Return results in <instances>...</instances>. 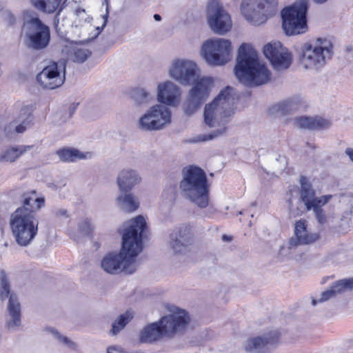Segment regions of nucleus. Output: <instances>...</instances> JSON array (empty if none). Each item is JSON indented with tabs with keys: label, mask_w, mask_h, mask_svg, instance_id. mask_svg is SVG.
<instances>
[{
	"label": "nucleus",
	"mask_w": 353,
	"mask_h": 353,
	"mask_svg": "<svg viewBox=\"0 0 353 353\" xmlns=\"http://www.w3.org/2000/svg\"><path fill=\"white\" fill-rule=\"evenodd\" d=\"M107 353H125L121 347L110 346L107 349Z\"/></svg>",
	"instance_id": "09e8293b"
},
{
	"label": "nucleus",
	"mask_w": 353,
	"mask_h": 353,
	"mask_svg": "<svg viewBox=\"0 0 353 353\" xmlns=\"http://www.w3.org/2000/svg\"><path fill=\"white\" fill-rule=\"evenodd\" d=\"M303 103V100L301 97L294 96L273 105L270 111L273 114L284 116L299 110Z\"/></svg>",
	"instance_id": "bb28decb"
},
{
	"label": "nucleus",
	"mask_w": 353,
	"mask_h": 353,
	"mask_svg": "<svg viewBox=\"0 0 353 353\" xmlns=\"http://www.w3.org/2000/svg\"><path fill=\"white\" fill-rule=\"evenodd\" d=\"M222 239L225 241H231L232 237L227 235H223Z\"/></svg>",
	"instance_id": "5fc2aeb1"
},
{
	"label": "nucleus",
	"mask_w": 353,
	"mask_h": 353,
	"mask_svg": "<svg viewBox=\"0 0 353 353\" xmlns=\"http://www.w3.org/2000/svg\"><path fill=\"white\" fill-rule=\"evenodd\" d=\"M79 232L85 236H92L95 230V225L89 219H84L78 224Z\"/></svg>",
	"instance_id": "e433bc0d"
},
{
	"label": "nucleus",
	"mask_w": 353,
	"mask_h": 353,
	"mask_svg": "<svg viewBox=\"0 0 353 353\" xmlns=\"http://www.w3.org/2000/svg\"><path fill=\"white\" fill-rule=\"evenodd\" d=\"M237 100L235 90L230 86L223 89L219 95L204 108V121L210 128H216L212 134L201 141L211 140L223 134L226 125L234 113V105Z\"/></svg>",
	"instance_id": "f03ea898"
},
{
	"label": "nucleus",
	"mask_w": 353,
	"mask_h": 353,
	"mask_svg": "<svg viewBox=\"0 0 353 353\" xmlns=\"http://www.w3.org/2000/svg\"><path fill=\"white\" fill-rule=\"evenodd\" d=\"M132 316L129 312L121 314L112 323L111 334L112 335L117 334L125 325L132 319Z\"/></svg>",
	"instance_id": "f704fd0d"
},
{
	"label": "nucleus",
	"mask_w": 353,
	"mask_h": 353,
	"mask_svg": "<svg viewBox=\"0 0 353 353\" xmlns=\"http://www.w3.org/2000/svg\"><path fill=\"white\" fill-rule=\"evenodd\" d=\"M32 202L36 203V205H37L36 208L37 210H39L44 205L45 199L43 197L33 198V197L29 196L24 199V201H23L24 205L23 206H26L27 208H28L29 206L33 207L34 205H33Z\"/></svg>",
	"instance_id": "ea45409f"
},
{
	"label": "nucleus",
	"mask_w": 353,
	"mask_h": 353,
	"mask_svg": "<svg viewBox=\"0 0 353 353\" xmlns=\"http://www.w3.org/2000/svg\"><path fill=\"white\" fill-rule=\"evenodd\" d=\"M299 183L301 185L299 190L300 198L308 211L311 210L316 205H325L332 198L330 194L316 197L315 191L312 189L311 183L305 176H302L300 177Z\"/></svg>",
	"instance_id": "4be33fe9"
},
{
	"label": "nucleus",
	"mask_w": 353,
	"mask_h": 353,
	"mask_svg": "<svg viewBox=\"0 0 353 353\" xmlns=\"http://www.w3.org/2000/svg\"><path fill=\"white\" fill-rule=\"evenodd\" d=\"M205 16L208 25L214 33L224 35L231 30L232 27L231 17L219 1H208Z\"/></svg>",
	"instance_id": "9b49d317"
},
{
	"label": "nucleus",
	"mask_w": 353,
	"mask_h": 353,
	"mask_svg": "<svg viewBox=\"0 0 353 353\" xmlns=\"http://www.w3.org/2000/svg\"><path fill=\"white\" fill-rule=\"evenodd\" d=\"M280 333L272 330L261 335L250 337L243 343V349L248 353H268L274 350L279 342Z\"/></svg>",
	"instance_id": "dca6fc26"
},
{
	"label": "nucleus",
	"mask_w": 353,
	"mask_h": 353,
	"mask_svg": "<svg viewBox=\"0 0 353 353\" xmlns=\"http://www.w3.org/2000/svg\"><path fill=\"white\" fill-rule=\"evenodd\" d=\"M45 332L52 336V337L57 340L61 345L67 347L68 348L75 350L77 348V344L72 341L70 339L65 335L61 334L57 330L53 327H47L45 329Z\"/></svg>",
	"instance_id": "473e14b6"
},
{
	"label": "nucleus",
	"mask_w": 353,
	"mask_h": 353,
	"mask_svg": "<svg viewBox=\"0 0 353 353\" xmlns=\"http://www.w3.org/2000/svg\"><path fill=\"white\" fill-rule=\"evenodd\" d=\"M200 55L208 65L223 66L232 58V42L225 38L208 39L202 43Z\"/></svg>",
	"instance_id": "0eeeda50"
},
{
	"label": "nucleus",
	"mask_w": 353,
	"mask_h": 353,
	"mask_svg": "<svg viewBox=\"0 0 353 353\" xmlns=\"http://www.w3.org/2000/svg\"><path fill=\"white\" fill-rule=\"evenodd\" d=\"M334 45L325 37H316L303 43L299 51V62L305 70L321 72L332 60Z\"/></svg>",
	"instance_id": "20e7f679"
},
{
	"label": "nucleus",
	"mask_w": 353,
	"mask_h": 353,
	"mask_svg": "<svg viewBox=\"0 0 353 353\" xmlns=\"http://www.w3.org/2000/svg\"><path fill=\"white\" fill-rule=\"evenodd\" d=\"M23 26L26 44L28 47L34 50H41L48 45L50 39V28L38 17L28 19L25 16Z\"/></svg>",
	"instance_id": "f8f14e48"
},
{
	"label": "nucleus",
	"mask_w": 353,
	"mask_h": 353,
	"mask_svg": "<svg viewBox=\"0 0 353 353\" xmlns=\"http://www.w3.org/2000/svg\"><path fill=\"white\" fill-rule=\"evenodd\" d=\"M159 321L166 337H172L186 328L190 318L185 310L172 305L166 306V314Z\"/></svg>",
	"instance_id": "ddd939ff"
},
{
	"label": "nucleus",
	"mask_w": 353,
	"mask_h": 353,
	"mask_svg": "<svg viewBox=\"0 0 353 353\" xmlns=\"http://www.w3.org/2000/svg\"><path fill=\"white\" fill-rule=\"evenodd\" d=\"M334 297L332 294L331 289H328L321 294V297L319 299H313L312 301V305H316L318 303H323L328 301L331 298Z\"/></svg>",
	"instance_id": "a19ab883"
},
{
	"label": "nucleus",
	"mask_w": 353,
	"mask_h": 353,
	"mask_svg": "<svg viewBox=\"0 0 353 353\" xmlns=\"http://www.w3.org/2000/svg\"><path fill=\"white\" fill-rule=\"evenodd\" d=\"M199 71L196 62L185 58L172 59L168 69L169 77L183 85L199 80Z\"/></svg>",
	"instance_id": "4468645a"
},
{
	"label": "nucleus",
	"mask_w": 353,
	"mask_h": 353,
	"mask_svg": "<svg viewBox=\"0 0 353 353\" xmlns=\"http://www.w3.org/2000/svg\"><path fill=\"white\" fill-rule=\"evenodd\" d=\"M263 53L277 70L288 68L292 61V53L279 41L266 44L263 48Z\"/></svg>",
	"instance_id": "a211bd4d"
},
{
	"label": "nucleus",
	"mask_w": 353,
	"mask_h": 353,
	"mask_svg": "<svg viewBox=\"0 0 353 353\" xmlns=\"http://www.w3.org/2000/svg\"><path fill=\"white\" fill-rule=\"evenodd\" d=\"M39 152V147L35 145H14L11 146L7 151L6 154H23L25 153H37Z\"/></svg>",
	"instance_id": "c9c22d12"
},
{
	"label": "nucleus",
	"mask_w": 353,
	"mask_h": 353,
	"mask_svg": "<svg viewBox=\"0 0 353 353\" xmlns=\"http://www.w3.org/2000/svg\"><path fill=\"white\" fill-rule=\"evenodd\" d=\"M180 88L174 82L166 80L157 85V99L159 104L176 106L181 100Z\"/></svg>",
	"instance_id": "6ab92c4d"
},
{
	"label": "nucleus",
	"mask_w": 353,
	"mask_h": 353,
	"mask_svg": "<svg viewBox=\"0 0 353 353\" xmlns=\"http://www.w3.org/2000/svg\"><path fill=\"white\" fill-rule=\"evenodd\" d=\"M183 196L200 208L209 204L210 186L205 172L195 165L183 170V179L180 182Z\"/></svg>",
	"instance_id": "39448f33"
},
{
	"label": "nucleus",
	"mask_w": 353,
	"mask_h": 353,
	"mask_svg": "<svg viewBox=\"0 0 353 353\" xmlns=\"http://www.w3.org/2000/svg\"><path fill=\"white\" fill-rule=\"evenodd\" d=\"M146 226L143 216L127 221L122 230L121 248L119 253L110 252L101 261V268L108 274L134 273L139 265L137 256L143 249L142 232Z\"/></svg>",
	"instance_id": "f257e3e1"
},
{
	"label": "nucleus",
	"mask_w": 353,
	"mask_h": 353,
	"mask_svg": "<svg viewBox=\"0 0 353 353\" xmlns=\"http://www.w3.org/2000/svg\"><path fill=\"white\" fill-rule=\"evenodd\" d=\"M345 153L347 155L353 154V148H347L345 149Z\"/></svg>",
	"instance_id": "864d4df0"
},
{
	"label": "nucleus",
	"mask_w": 353,
	"mask_h": 353,
	"mask_svg": "<svg viewBox=\"0 0 353 353\" xmlns=\"http://www.w3.org/2000/svg\"><path fill=\"white\" fill-rule=\"evenodd\" d=\"M294 127L303 130H326L331 126L328 119L320 117H296L293 119Z\"/></svg>",
	"instance_id": "b1692460"
},
{
	"label": "nucleus",
	"mask_w": 353,
	"mask_h": 353,
	"mask_svg": "<svg viewBox=\"0 0 353 353\" xmlns=\"http://www.w3.org/2000/svg\"><path fill=\"white\" fill-rule=\"evenodd\" d=\"M56 154H83L79 150L72 146H63L57 150Z\"/></svg>",
	"instance_id": "79ce46f5"
},
{
	"label": "nucleus",
	"mask_w": 353,
	"mask_h": 353,
	"mask_svg": "<svg viewBox=\"0 0 353 353\" xmlns=\"http://www.w3.org/2000/svg\"><path fill=\"white\" fill-rule=\"evenodd\" d=\"M18 156H0V163L14 162Z\"/></svg>",
	"instance_id": "de8ad7c7"
},
{
	"label": "nucleus",
	"mask_w": 353,
	"mask_h": 353,
	"mask_svg": "<svg viewBox=\"0 0 353 353\" xmlns=\"http://www.w3.org/2000/svg\"><path fill=\"white\" fill-rule=\"evenodd\" d=\"M141 178L139 174L132 169L122 170L117 176V184L121 192H128L139 184Z\"/></svg>",
	"instance_id": "a878e982"
},
{
	"label": "nucleus",
	"mask_w": 353,
	"mask_h": 353,
	"mask_svg": "<svg viewBox=\"0 0 353 353\" xmlns=\"http://www.w3.org/2000/svg\"><path fill=\"white\" fill-rule=\"evenodd\" d=\"M166 337L159 321L150 323L143 328L140 333V341L152 343Z\"/></svg>",
	"instance_id": "cd10ccee"
},
{
	"label": "nucleus",
	"mask_w": 353,
	"mask_h": 353,
	"mask_svg": "<svg viewBox=\"0 0 353 353\" xmlns=\"http://www.w3.org/2000/svg\"><path fill=\"white\" fill-rule=\"evenodd\" d=\"M66 214H67V211L64 209H57L54 210V214L57 216H65Z\"/></svg>",
	"instance_id": "3c124183"
},
{
	"label": "nucleus",
	"mask_w": 353,
	"mask_h": 353,
	"mask_svg": "<svg viewBox=\"0 0 353 353\" xmlns=\"http://www.w3.org/2000/svg\"><path fill=\"white\" fill-rule=\"evenodd\" d=\"M350 160L353 162V156H350Z\"/></svg>",
	"instance_id": "13d9d810"
},
{
	"label": "nucleus",
	"mask_w": 353,
	"mask_h": 353,
	"mask_svg": "<svg viewBox=\"0 0 353 353\" xmlns=\"http://www.w3.org/2000/svg\"><path fill=\"white\" fill-rule=\"evenodd\" d=\"M235 74L240 82L248 86L265 84L270 81L272 75L250 43H243L239 47Z\"/></svg>",
	"instance_id": "7ed1b4c3"
},
{
	"label": "nucleus",
	"mask_w": 353,
	"mask_h": 353,
	"mask_svg": "<svg viewBox=\"0 0 353 353\" xmlns=\"http://www.w3.org/2000/svg\"><path fill=\"white\" fill-rule=\"evenodd\" d=\"M8 312L5 327L9 332L18 330L21 325V305L19 301L11 298L10 303H7Z\"/></svg>",
	"instance_id": "393cba45"
},
{
	"label": "nucleus",
	"mask_w": 353,
	"mask_h": 353,
	"mask_svg": "<svg viewBox=\"0 0 353 353\" xmlns=\"http://www.w3.org/2000/svg\"><path fill=\"white\" fill-rule=\"evenodd\" d=\"M85 156H59L63 162H75L77 159H83Z\"/></svg>",
	"instance_id": "a18cd8bd"
},
{
	"label": "nucleus",
	"mask_w": 353,
	"mask_h": 353,
	"mask_svg": "<svg viewBox=\"0 0 353 353\" xmlns=\"http://www.w3.org/2000/svg\"><path fill=\"white\" fill-rule=\"evenodd\" d=\"M68 59L74 62L83 63L90 55V52L85 49L79 48L77 46H72L68 50Z\"/></svg>",
	"instance_id": "2f4dec72"
},
{
	"label": "nucleus",
	"mask_w": 353,
	"mask_h": 353,
	"mask_svg": "<svg viewBox=\"0 0 353 353\" xmlns=\"http://www.w3.org/2000/svg\"><path fill=\"white\" fill-rule=\"evenodd\" d=\"M192 243L190 230L185 225L176 228L170 234L169 247L174 254H183Z\"/></svg>",
	"instance_id": "412c9836"
},
{
	"label": "nucleus",
	"mask_w": 353,
	"mask_h": 353,
	"mask_svg": "<svg viewBox=\"0 0 353 353\" xmlns=\"http://www.w3.org/2000/svg\"><path fill=\"white\" fill-rule=\"evenodd\" d=\"M307 0H299L281 11L282 26L287 35H299L307 32Z\"/></svg>",
	"instance_id": "1a4fd4ad"
},
{
	"label": "nucleus",
	"mask_w": 353,
	"mask_h": 353,
	"mask_svg": "<svg viewBox=\"0 0 353 353\" xmlns=\"http://www.w3.org/2000/svg\"><path fill=\"white\" fill-rule=\"evenodd\" d=\"M320 239L317 232H312L308 228L307 222L300 219L294 224V238H291L288 242V248L292 249L299 245H311Z\"/></svg>",
	"instance_id": "aec40b11"
},
{
	"label": "nucleus",
	"mask_w": 353,
	"mask_h": 353,
	"mask_svg": "<svg viewBox=\"0 0 353 353\" xmlns=\"http://www.w3.org/2000/svg\"><path fill=\"white\" fill-rule=\"evenodd\" d=\"M171 123V110L164 105L155 104L139 117L137 125L141 131L153 132L161 130Z\"/></svg>",
	"instance_id": "9d476101"
},
{
	"label": "nucleus",
	"mask_w": 353,
	"mask_h": 353,
	"mask_svg": "<svg viewBox=\"0 0 353 353\" xmlns=\"http://www.w3.org/2000/svg\"><path fill=\"white\" fill-rule=\"evenodd\" d=\"M117 202L119 207L128 212L136 210L139 206L137 197L132 193H128V192H121L117 197Z\"/></svg>",
	"instance_id": "c756f323"
},
{
	"label": "nucleus",
	"mask_w": 353,
	"mask_h": 353,
	"mask_svg": "<svg viewBox=\"0 0 353 353\" xmlns=\"http://www.w3.org/2000/svg\"><path fill=\"white\" fill-rule=\"evenodd\" d=\"M281 161H282L283 163H285V162H286V160H285V156H283V158H282Z\"/></svg>",
	"instance_id": "4d7b16f0"
},
{
	"label": "nucleus",
	"mask_w": 353,
	"mask_h": 353,
	"mask_svg": "<svg viewBox=\"0 0 353 353\" xmlns=\"http://www.w3.org/2000/svg\"><path fill=\"white\" fill-rule=\"evenodd\" d=\"M21 123L15 125V131L17 133H22L26 130V129L30 125L31 120L22 119Z\"/></svg>",
	"instance_id": "c03bdc74"
},
{
	"label": "nucleus",
	"mask_w": 353,
	"mask_h": 353,
	"mask_svg": "<svg viewBox=\"0 0 353 353\" xmlns=\"http://www.w3.org/2000/svg\"><path fill=\"white\" fill-rule=\"evenodd\" d=\"M11 298L19 301L15 293L10 290V285L6 272L1 270L0 271V299L1 301L8 300V303H10Z\"/></svg>",
	"instance_id": "7c9ffc66"
},
{
	"label": "nucleus",
	"mask_w": 353,
	"mask_h": 353,
	"mask_svg": "<svg viewBox=\"0 0 353 353\" xmlns=\"http://www.w3.org/2000/svg\"><path fill=\"white\" fill-rule=\"evenodd\" d=\"M334 296L353 289V279H341L330 287Z\"/></svg>",
	"instance_id": "72a5a7b5"
},
{
	"label": "nucleus",
	"mask_w": 353,
	"mask_h": 353,
	"mask_svg": "<svg viewBox=\"0 0 353 353\" xmlns=\"http://www.w3.org/2000/svg\"><path fill=\"white\" fill-rule=\"evenodd\" d=\"M323 205H316L312 208L315 214V218L320 225H324L330 222V220L325 216L323 210L321 208Z\"/></svg>",
	"instance_id": "58836bf2"
},
{
	"label": "nucleus",
	"mask_w": 353,
	"mask_h": 353,
	"mask_svg": "<svg viewBox=\"0 0 353 353\" xmlns=\"http://www.w3.org/2000/svg\"><path fill=\"white\" fill-rule=\"evenodd\" d=\"M32 112V107L31 105H23L20 110L17 121L22 119L30 120Z\"/></svg>",
	"instance_id": "37998d69"
},
{
	"label": "nucleus",
	"mask_w": 353,
	"mask_h": 353,
	"mask_svg": "<svg viewBox=\"0 0 353 353\" xmlns=\"http://www.w3.org/2000/svg\"><path fill=\"white\" fill-rule=\"evenodd\" d=\"M101 21H102V25L101 27L99 26H97L96 28V30H97V33L96 34L94 35V37H97L98 36L101 32L102 31V30L103 29V28L105 26L106 23H107V21H108V14H105V15H102L101 16Z\"/></svg>",
	"instance_id": "49530a36"
},
{
	"label": "nucleus",
	"mask_w": 353,
	"mask_h": 353,
	"mask_svg": "<svg viewBox=\"0 0 353 353\" xmlns=\"http://www.w3.org/2000/svg\"><path fill=\"white\" fill-rule=\"evenodd\" d=\"M154 19L156 20V21H160L161 20V16L159 14H155L154 15Z\"/></svg>",
	"instance_id": "6e6d98bb"
},
{
	"label": "nucleus",
	"mask_w": 353,
	"mask_h": 353,
	"mask_svg": "<svg viewBox=\"0 0 353 353\" xmlns=\"http://www.w3.org/2000/svg\"><path fill=\"white\" fill-rule=\"evenodd\" d=\"M241 13L254 26L265 23L278 12V0H242Z\"/></svg>",
	"instance_id": "6e6552de"
},
{
	"label": "nucleus",
	"mask_w": 353,
	"mask_h": 353,
	"mask_svg": "<svg viewBox=\"0 0 353 353\" xmlns=\"http://www.w3.org/2000/svg\"><path fill=\"white\" fill-rule=\"evenodd\" d=\"M134 97L139 103H148L153 99L152 94L144 88L137 89Z\"/></svg>",
	"instance_id": "4c0bfd02"
},
{
	"label": "nucleus",
	"mask_w": 353,
	"mask_h": 353,
	"mask_svg": "<svg viewBox=\"0 0 353 353\" xmlns=\"http://www.w3.org/2000/svg\"><path fill=\"white\" fill-rule=\"evenodd\" d=\"M39 85L43 89L54 90L65 81V66L50 62L37 75Z\"/></svg>",
	"instance_id": "f3484780"
},
{
	"label": "nucleus",
	"mask_w": 353,
	"mask_h": 353,
	"mask_svg": "<svg viewBox=\"0 0 353 353\" xmlns=\"http://www.w3.org/2000/svg\"><path fill=\"white\" fill-rule=\"evenodd\" d=\"M81 0H30L31 5L37 10L41 11L45 13L51 14L54 13L61 6L59 11L63 8L68 6L70 3H77ZM60 12L56 16L55 18V26L58 28L59 24V17Z\"/></svg>",
	"instance_id": "5701e85b"
},
{
	"label": "nucleus",
	"mask_w": 353,
	"mask_h": 353,
	"mask_svg": "<svg viewBox=\"0 0 353 353\" xmlns=\"http://www.w3.org/2000/svg\"><path fill=\"white\" fill-rule=\"evenodd\" d=\"M10 226L16 243L22 247L29 245L39 230L37 213L26 206L17 208L10 216Z\"/></svg>",
	"instance_id": "423d86ee"
},
{
	"label": "nucleus",
	"mask_w": 353,
	"mask_h": 353,
	"mask_svg": "<svg viewBox=\"0 0 353 353\" xmlns=\"http://www.w3.org/2000/svg\"><path fill=\"white\" fill-rule=\"evenodd\" d=\"M213 83V79L210 77H201L194 82L189 91L187 100L183 105L185 114L190 116L198 110L202 103L208 97Z\"/></svg>",
	"instance_id": "2eb2a0df"
},
{
	"label": "nucleus",
	"mask_w": 353,
	"mask_h": 353,
	"mask_svg": "<svg viewBox=\"0 0 353 353\" xmlns=\"http://www.w3.org/2000/svg\"><path fill=\"white\" fill-rule=\"evenodd\" d=\"M90 17L85 12V9L77 8L70 14V19L67 20L62 26H72L74 28H82L88 25L90 21Z\"/></svg>",
	"instance_id": "c85d7f7f"
},
{
	"label": "nucleus",
	"mask_w": 353,
	"mask_h": 353,
	"mask_svg": "<svg viewBox=\"0 0 353 353\" xmlns=\"http://www.w3.org/2000/svg\"><path fill=\"white\" fill-rule=\"evenodd\" d=\"M4 14H5V17H8V21H9V23H12L14 22V17L13 15L10 13V11H6L4 12Z\"/></svg>",
	"instance_id": "603ef678"
},
{
	"label": "nucleus",
	"mask_w": 353,
	"mask_h": 353,
	"mask_svg": "<svg viewBox=\"0 0 353 353\" xmlns=\"http://www.w3.org/2000/svg\"><path fill=\"white\" fill-rule=\"evenodd\" d=\"M65 185V182L64 181H58L55 183L52 184V188L54 190H60L61 188Z\"/></svg>",
	"instance_id": "8fccbe9b"
}]
</instances>
